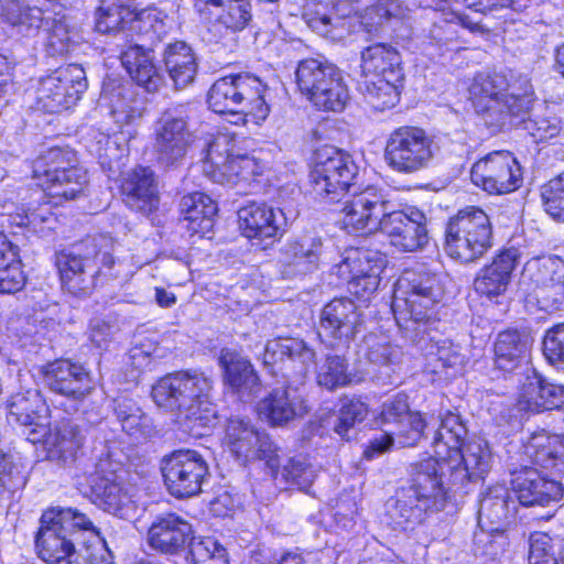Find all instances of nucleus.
I'll use <instances>...</instances> for the list:
<instances>
[{
  "instance_id": "obj_1",
  "label": "nucleus",
  "mask_w": 564,
  "mask_h": 564,
  "mask_svg": "<svg viewBox=\"0 0 564 564\" xmlns=\"http://www.w3.org/2000/svg\"><path fill=\"white\" fill-rule=\"evenodd\" d=\"M466 436L467 427L458 413L440 414L431 441L436 456L411 464L408 482L387 502L397 525L408 529L422 523L445 508L449 490L476 482L489 471L488 444L481 440L465 443Z\"/></svg>"
},
{
  "instance_id": "obj_2",
  "label": "nucleus",
  "mask_w": 564,
  "mask_h": 564,
  "mask_svg": "<svg viewBox=\"0 0 564 564\" xmlns=\"http://www.w3.org/2000/svg\"><path fill=\"white\" fill-rule=\"evenodd\" d=\"M212 380L198 371H177L162 377L152 388V399L175 416L180 426L193 435L215 420L210 401Z\"/></svg>"
},
{
  "instance_id": "obj_3",
  "label": "nucleus",
  "mask_w": 564,
  "mask_h": 564,
  "mask_svg": "<svg viewBox=\"0 0 564 564\" xmlns=\"http://www.w3.org/2000/svg\"><path fill=\"white\" fill-rule=\"evenodd\" d=\"M475 111L492 132L527 115L534 101L533 87L525 76L513 83L505 73H478L469 87Z\"/></svg>"
},
{
  "instance_id": "obj_4",
  "label": "nucleus",
  "mask_w": 564,
  "mask_h": 564,
  "mask_svg": "<svg viewBox=\"0 0 564 564\" xmlns=\"http://www.w3.org/2000/svg\"><path fill=\"white\" fill-rule=\"evenodd\" d=\"M113 264L112 240L106 235L87 237L56 253L62 285L75 296L91 294L102 268L110 270Z\"/></svg>"
},
{
  "instance_id": "obj_5",
  "label": "nucleus",
  "mask_w": 564,
  "mask_h": 564,
  "mask_svg": "<svg viewBox=\"0 0 564 564\" xmlns=\"http://www.w3.org/2000/svg\"><path fill=\"white\" fill-rule=\"evenodd\" d=\"M40 523L35 549L48 564H69L82 535L99 536L94 522L75 508L52 507L43 512Z\"/></svg>"
},
{
  "instance_id": "obj_6",
  "label": "nucleus",
  "mask_w": 564,
  "mask_h": 564,
  "mask_svg": "<svg viewBox=\"0 0 564 564\" xmlns=\"http://www.w3.org/2000/svg\"><path fill=\"white\" fill-rule=\"evenodd\" d=\"M265 91L267 86L259 77L240 73L217 79L209 88L207 102L216 113H246L259 123L270 113Z\"/></svg>"
},
{
  "instance_id": "obj_7",
  "label": "nucleus",
  "mask_w": 564,
  "mask_h": 564,
  "mask_svg": "<svg viewBox=\"0 0 564 564\" xmlns=\"http://www.w3.org/2000/svg\"><path fill=\"white\" fill-rule=\"evenodd\" d=\"M32 178L50 197L63 200L77 198L87 185L86 171L78 166L74 151L52 148L32 162Z\"/></svg>"
},
{
  "instance_id": "obj_8",
  "label": "nucleus",
  "mask_w": 564,
  "mask_h": 564,
  "mask_svg": "<svg viewBox=\"0 0 564 564\" xmlns=\"http://www.w3.org/2000/svg\"><path fill=\"white\" fill-rule=\"evenodd\" d=\"M442 276L426 269L406 270L395 284L392 310L395 319L429 321L444 296Z\"/></svg>"
},
{
  "instance_id": "obj_9",
  "label": "nucleus",
  "mask_w": 564,
  "mask_h": 564,
  "mask_svg": "<svg viewBox=\"0 0 564 564\" xmlns=\"http://www.w3.org/2000/svg\"><path fill=\"white\" fill-rule=\"evenodd\" d=\"M491 247V221L481 208L468 206L448 220L445 250L451 258L464 263L474 262Z\"/></svg>"
},
{
  "instance_id": "obj_10",
  "label": "nucleus",
  "mask_w": 564,
  "mask_h": 564,
  "mask_svg": "<svg viewBox=\"0 0 564 564\" xmlns=\"http://www.w3.org/2000/svg\"><path fill=\"white\" fill-rule=\"evenodd\" d=\"M188 109L176 105L165 109L155 122L153 153L156 164L165 170H177L186 160L194 135L189 130Z\"/></svg>"
},
{
  "instance_id": "obj_11",
  "label": "nucleus",
  "mask_w": 564,
  "mask_h": 564,
  "mask_svg": "<svg viewBox=\"0 0 564 564\" xmlns=\"http://www.w3.org/2000/svg\"><path fill=\"white\" fill-rule=\"evenodd\" d=\"M358 166L352 156L332 145L315 152L310 178L316 196L328 202H340L341 196L354 188Z\"/></svg>"
},
{
  "instance_id": "obj_12",
  "label": "nucleus",
  "mask_w": 564,
  "mask_h": 564,
  "mask_svg": "<svg viewBox=\"0 0 564 564\" xmlns=\"http://www.w3.org/2000/svg\"><path fill=\"white\" fill-rule=\"evenodd\" d=\"M519 285L533 296L542 311L561 310L564 305V260L555 254L531 258L522 268Z\"/></svg>"
},
{
  "instance_id": "obj_13",
  "label": "nucleus",
  "mask_w": 564,
  "mask_h": 564,
  "mask_svg": "<svg viewBox=\"0 0 564 564\" xmlns=\"http://www.w3.org/2000/svg\"><path fill=\"white\" fill-rule=\"evenodd\" d=\"M340 199L341 227L350 235H368L380 229L393 204L377 186H354Z\"/></svg>"
},
{
  "instance_id": "obj_14",
  "label": "nucleus",
  "mask_w": 564,
  "mask_h": 564,
  "mask_svg": "<svg viewBox=\"0 0 564 564\" xmlns=\"http://www.w3.org/2000/svg\"><path fill=\"white\" fill-rule=\"evenodd\" d=\"M197 20L207 26L209 41L237 45L236 34L245 30L252 19L250 0H191Z\"/></svg>"
},
{
  "instance_id": "obj_15",
  "label": "nucleus",
  "mask_w": 564,
  "mask_h": 564,
  "mask_svg": "<svg viewBox=\"0 0 564 564\" xmlns=\"http://www.w3.org/2000/svg\"><path fill=\"white\" fill-rule=\"evenodd\" d=\"M88 487L89 499L105 512L127 519L135 509L127 471L119 463L100 459L95 474L88 478Z\"/></svg>"
},
{
  "instance_id": "obj_16",
  "label": "nucleus",
  "mask_w": 564,
  "mask_h": 564,
  "mask_svg": "<svg viewBox=\"0 0 564 564\" xmlns=\"http://www.w3.org/2000/svg\"><path fill=\"white\" fill-rule=\"evenodd\" d=\"M225 444L238 460H264L273 477L281 466V449L265 432L259 431L250 419L234 416L227 422Z\"/></svg>"
},
{
  "instance_id": "obj_17",
  "label": "nucleus",
  "mask_w": 564,
  "mask_h": 564,
  "mask_svg": "<svg viewBox=\"0 0 564 564\" xmlns=\"http://www.w3.org/2000/svg\"><path fill=\"white\" fill-rule=\"evenodd\" d=\"M383 156L393 171L415 173L425 169L432 161L433 141L423 129L400 127L389 134Z\"/></svg>"
},
{
  "instance_id": "obj_18",
  "label": "nucleus",
  "mask_w": 564,
  "mask_h": 564,
  "mask_svg": "<svg viewBox=\"0 0 564 564\" xmlns=\"http://www.w3.org/2000/svg\"><path fill=\"white\" fill-rule=\"evenodd\" d=\"M161 473L167 491L175 498L198 495L210 475L206 459L193 449L165 455L161 460Z\"/></svg>"
},
{
  "instance_id": "obj_19",
  "label": "nucleus",
  "mask_w": 564,
  "mask_h": 564,
  "mask_svg": "<svg viewBox=\"0 0 564 564\" xmlns=\"http://www.w3.org/2000/svg\"><path fill=\"white\" fill-rule=\"evenodd\" d=\"M87 87L85 69L78 64H68L41 80L37 102L46 112H59L76 105Z\"/></svg>"
},
{
  "instance_id": "obj_20",
  "label": "nucleus",
  "mask_w": 564,
  "mask_h": 564,
  "mask_svg": "<svg viewBox=\"0 0 564 564\" xmlns=\"http://www.w3.org/2000/svg\"><path fill=\"white\" fill-rule=\"evenodd\" d=\"M361 313L348 297H335L321 310L317 336L328 348H345L359 332Z\"/></svg>"
},
{
  "instance_id": "obj_21",
  "label": "nucleus",
  "mask_w": 564,
  "mask_h": 564,
  "mask_svg": "<svg viewBox=\"0 0 564 564\" xmlns=\"http://www.w3.org/2000/svg\"><path fill=\"white\" fill-rule=\"evenodd\" d=\"M386 259L369 250L350 249L340 256L333 273L347 282L348 290L359 299H368L380 283Z\"/></svg>"
},
{
  "instance_id": "obj_22",
  "label": "nucleus",
  "mask_w": 564,
  "mask_h": 564,
  "mask_svg": "<svg viewBox=\"0 0 564 564\" xmlns=\"http://www.w3.org/2000/svg\"><path fill=\"white\" fill-rule=\"evenodd\" d=\"M470 180L488 194L502 195L520 187L522 172L512 153L494 151L473 164Z\"/></svg>"
},
{
  "instance_id": "obj_23",
  "label": "nucleus",
  "mask_w": 564,
  "mask_h": 564,
  "mask_svg": "<svg viewBox=\"0 0 564 564\" xmlns=\"http://www.w3.org/2000/svg\"><path fill=\"white\" fill-rule=\"evenodd\" d=\"M380 420L382 424L391 426L389 430L395 434L399 447H411L422 437H429L430 429L435 427L440 417L427 420L420 413L411 412L408 395L398 393L382 404Z\"/></svg>"
},
{
  "instance_id": "obj_24",
  "label": "nucleus",
  "mask_w": 564,
  "mask_h": 564,
  "mask_svg": "<svg viewBox=\"0 0 564 564\" xmlns=\"http://www.w3.org/2000/svg\"><path fill=\"white\" fill-rule=\"evenodd\" d=\"M315 359V350L296 337L268 340L262 354L263 365L271 367L272 373L280 371L285 378H304Z\"/></svg>"
},
{
  "instance_id": "obj_25",
  "label": "nucleus",
  "mask_w": 564,
  "mask_h": 564,
  "mask_svg": "<svg viewBox=\"0 0 564 564\" xmlns=\"http://www.w3.org/2000/svg\"><path fill=\"white\" fill-rule=\"evenodd\" d=\"M380 230L389 238V242L402 252H416L429 242L426 216L415 207L394 210L389 209Z\"/></svg>"
},
{
  "instance_id": "obj_26",
  "label": "nucleus",
  "mask_w": 564,
  "mask_h": 564,
  "mask_svg": "<svg viewBox=\"0 0 564 564\" xmlns=\"http://www.w3.org/2000/svg\"><path fill=\"white\" fill-rule=\"evenodd\" d=\"M120 48V61L130 76L139 86L154 93L163 84V76L155 64L154 48L145 43V34L139 32L117 43Z\"/></svg>"
},
{
  "instance_id": "obj_27",
  "label": "nucleus",
  "mask_w": 564,
  "mask_h": 564,
  "mask_svg": "<svg viewBox=\"0 0 564 564\" xmlns=\"http://www.w3.org/2000/svg\"><path fill=\"white\" fill-rule=\"evenodd\" d=\"M326 249L323 239L314 234L286 240L280 249L282 275L291 279L315 271L326 260Z\"/></svg>"
},
{
  "instance_id": "obj_28",
  "label": "nucleus",
  "mask_w": 564,
  "mask_h": 564,
  "mask_svg": "<svg viewBox=\"0 0 564 564\" xmlns=\"http://www.w3.org/2000/svg\"><path fill=\"white\" fill-rule=\"evenodd\" d=\"M228 138L220 135L208 143L205 161L230 184L249 182L260 175L263 165L249 154H235L228 149Z\"/></svg>"
},
{
  "instance_id": "obj_29",
  "label": "nucleus",
  "mask_w": 564,
  "mask_h": 564,
  "mask_svg": "<svg viewBox=\"0 0 564 564\" xmlns=\"http://www.w3.org/2000/svg\"><path fill=\"white\" fill-rule=\"evenodd\" d=\"M44 382L54 393L74 401H83L95 390V380L80 364L59 359L48 364L44 369Z\"/></svg>"
},
{
  "instance_id": "obj_30",
  "label": "nucleus",
  "mask_w": 564,
  "mask_h": 564,
  "mask_svg": "<svg viewBox=\"0 0 564 564\" xmlns=\"http://www.w3.org/2000/svg\"><path fill=\"white\" fill-rule=\"evenodd\" d=\"M294 217L292 210L273 208L264 203H251L238 210L239 228L249 239L262 240L282 236Z\"/></svg>"
},
{
  "instance_id": "obj_31",
  "label": "nucleus",
  "mask_w": 564,
  "mask_h": 564,
  "mask_svg": "<svg viewBox=\"0 0 564 564\" xmlns=\"http://www.w3.org/2000/svg\"><path fill=\"white\" fill-rule=\"evenodd\" d=\"M189 522L175 513L156 516L148 530L149 545L165 555H178L187 550L193 538Z\"/></svg>"
},
{
  "instance_id": "obj_32",
  "label": "nucleus",
  "mask_w": 564,
  "mask_h": 564,
  "mask_svg": "<svg viewBox=\"0 0 564 564\" xmlns=\"http://www.w3.org/2000/svg\"><path fill=\"white\" fill-rule=\"evenodd\" d=\"M511 484L518 502L524 507H544L564 498L562 482L545 478L534 468H525L517 473Z\"/></svg>"
},
{
  "instance_id": "obj_33",
  "label": "nucleus",
  "mask_w": 564,
  "mask_h": 564,
  "mask_svg": "<svg viewBox=\"0 0 564 564\" xmlns=\"http://www.w3.org/2000/svg\"><path fill=\"white\" fill-rule=\"evenodd\" d=\"M133 4V0H100L96 13V31L102 34L113 33L117 43L130 39V32H141L142 21L135 14Z\"/></svg>"
},
{
  "instance_id": "obj_34",
  "label": "nucleus",
  "mask_w": 564,
  "mask_h": 564,
  "mask_svg": "<svg viewBox=\"0 0 564 564\" xmlns=\"http://www.w3.org/2000/svg\"><path fill=\"white\" fill-rule=\"evenodd\" d=\"M124 204L142 215L158 209L159 191L154 171L149 166H137L124 174L121 182Z\"/></svg>"
},
{
  "instance_id": "obj_35",
  "label": "nucleus",
  "mask_w": 564,
  "mask_h": 564,
  "mask_svg": "<svg viewBox=\"0 0 564 564\" xmlns=\"http://www.w3.org/2000/svg\"><path fill=\"white\" fill-rule=\"evenodd\" d=\"M219 365L224 370V381L238 398L248 402L253 400L261 391V380L250 360L241 354L223 349Z\"/></svg>"
},
{
  "instance_id": "obj_36",
  "label": "nucleus",
  "mask_w": 564,
  "mask_h": 564,
  "mask_svg": "<svg viewBox=\"0 0 564 564\" xmlns=\"http://www.w3.org/2000/svg\"><path fill=\"white\" fill-rule=\"evenodd\" d=\"M43 411H45V405L39 392L29 390L25 393H15L10 398L7 420L11 424L29 427L30 432L26 438L31 443H36L46 433L47 419L42 414Z\"/></svg>"
},
{
  "instance_id": "obj_37",
  "label": "nucleus",
  "mask_w": 564,
  "mask_h": 564,
  "mask_svg": "<svg viewBox=\"0 0 564 564\" xmlns=\"http://www.w3.org/2000/svg\"><path fill=\"white\" fill-rule=\"evenodd\" d=\"M258 412L271 426H285L307 412L305 400L291 387L275 388L258 403Z\"/></svg>"
},
{
  "instance_id": "obj_38",
  "label": "nucleus",
  "mask_w": 564,
  "mask_h": 564,
  "mask_svg": "<svg viewBox=\"0 0 564 564\" xmlns=\"http://www.w3.org/2000/svg\"><path fill=\"white\" fill-rule=\"evenodd\" d=\"M352 0H307L303 7V19L307 26L322 36H332L333 31L344 26L345 18L354 12Z\"/></svg>"
},
{
  "instance_id": "obj_39",
  "label": "nucleus",
  "mask_w": 564,
  "mask_h": 564,
  "mask_svg": "<svg viewBox=\"0 0 564 564\" xmlns=\"http://www.w3.org/2000/svg\"><path fill=\"white\" fill-rule=\"evenodd\" d=\"M519 257L520 253L514 248L501 251L491 263L478 272L474 282L475 290L489 299L503 294L511 281Z\"/></svg>"
},
{
  "instance_id": "obj_40",
  "label": "nucleus",
  "mask_w": 564,
  "mask_h": 564,
  "mask_svg": "<svg viewBox=\"0 0 564 564\" xmlns=\"http://www.w3.org/2000/svg\"><path fill=\"white\" fill-rule=\"evenodd\" d=\"M45 2L46 0H2L0 15L17 34L34 36L44 24H48L42 10Z\"/></svg>"
},
{
  "instance_id": "obj_41",
  "label": "nucleus",
  "mask_w": 564,
  "mask_h": 564,
  "mask_svg": "<svg viewBox=\"0 0 564 564\" xmlns=\"http://www.w3.org/2000/svg\"><path fill=\"white\" fill-rule=\"evenodd\" d=\"M162 61L175 89L192 85L198 70L197 56L186 42L175 41L164 46Z\"/></svg>"
},
{
  "instance_id": "obj_42",
  "label": "nucleus",
  "mask_w": 564,
  "mask_h": 564,
  "mask_svg": "<svg viewBox=\"0 0 564 564\" xmlns=\"http://www.w3.org/2000/svg\"><path fill=\"white\" fill-rule=\"evenodd\" d=\"M516 510L517 501L513 499L507 485H492L480 495L478 510L479 524L492 525L489 530L498 531Z\"/></svg>"
},
{
  "instance_id": "obj_43",
  "label": "nucleus",
  "mask_w": 564,
  "mask_h": 564,
  "mask_svg": "<svg viewBox=\"0 0 564 564\" xmlns=\"http://www.w3.org/2000/svg\"><path fill=\"white\" fill-rule=\"evenodd\" d=\"M47 459L57 464L72 463L83 445V430L72 421H63L43 436Z\"/></svg>"
},
{
  "instance_id": "obj_44",
  "label": "nucleus",
  "mask_w": 564,
  "mask_h": 564,
  "mask_svg": "<svg viewBox=\"0 0 564 564\" xmlns=\"http://www.w3.org/2000/svg\"><path fill=\"white\" fill-rule=\"evenodd\" d=\"M361 70L364 77H384L394 82H403L401 56L391 45L377 43L361 52Z\"/></svg>"
},
{
  "instance_id": "obj_45",
  "label": "nucleus",
  "mask_w": 564,
  "mask_h": 564,
  "mask_svg": "<svg viewBox=\"0 0 564 564\" xmlns=\"http://www.w3.org/2000/svg\"><path fill=\"white\" fill-rule=\"evenodd\" d=\"M519 403L523 409L532 412L558 409L564 403V387L547 382L534 373L523 383Z\"/></svg>"
},
{
  "instance_id": "obj_46",
  "label": "nucleus",
  "mask_w": 564,
  "mask_h": 564,
  "mask_svg": "<svg viewBox=\"0 0 564 564\" xmlns=\"http://www.w3.org/2000/svg\"><path fill=\"white\" fill-rule=\"evenodd\" d=\"M524 454L532 464L544 469L564 471V436L542 431L533 434L524 445Z\"/></svg>"
},
{
  "instance_id": "obj_47",
  "label": "nucleus",
  "mask_w": 564,
  "mask_h": 564,
  "mask_svg": "<svg viewBox=\"0 0 564 564\" xmlns=\"http://www.w3.org/2000/svg\"><path fill=\"white\" fill-rule=\"evenodd\" d=\"M532 338L529 333L507 329L498 334L495 343V364L503 371H512L527 358Z\"/></svg>"
},
{
  "instance_id": "obj_48",
  "label": "nucleus",
  "mask_w": 564,
  "mask_h": 564,
  "mask_svg": "<svg viewBox=\"0 0 564 564\" xmlns=\"http://www.w3.org/2000/svg\"><path fill=\"white\" fill-rule=\"evenodd\" d=\"M217 210V204L202 192L184 195L180 202V212L188 221V229L197 234L212 230Z\"/></svg>"
},
{
  "instance_id": "obj_49",
  "label": "nucleus",
  "mask_w": 564,
  "mask_h": 564,
  "mask_svg": "<svg viewBox=\"0 0 564 564\" xmlns=\"http://www.w3.org/2000/svg\"><path fill=\"white\" fill-rule=\"evenodd\" d=\"M328 78L318 84L306 98L318 109L326 111H341L348 99V88L344 82L341 70L335 66L327 75Z\"/></svg>"
},
{
  "instance_id": "obj_50",
  "label": "nucleus",
  "mask_w": 564,
  "mask_h": 564,
  "mask_svg": "<svg viewBox=\"0 0 564 564\" xmlns=\"http://www.w3.org/2000/svg\"><path fill=\"white\" fill-rule=\"evenodd\" d=\"M367 347L366 357L378 372V379L382 383H394L393 375L399 369L403 355L402 349L397 345L376 338H368Z\"/></svg>"
},
{
  "instance_id": "obj_51",
  "label": "nucleus",
  "mask_w": 564,
  "mask_h": 564,
  "mask_svg": "<svg viewBox=\"0 0 564 564\" xmlns=\"http://www.w3.org/2000/svg\"><path fill=\"white\" fill-rule=\"evenodd\" d=\"M127 90L120 79L107 77L100 93V100L109 107L116 122L121 127L132 124L141 117V112L127 102Z\"/></svg>"
},
{
  "instance_id": "obj_52",
  "label": "nucleus",
  "mask_w": 564,
  "mask_h": 564,
  "mask_svg": "<svg viewBox=\"0 0 564 564\" xmlns=\"http://www.w3.org/2000/svg\"><path fill=\"white\" fill-rule=\"evenodd\" d=\"M402 82H392L384 77H366L359 82V91L375 109L383 111L394 107L400 99Z\"/></svg>"
},
{
  "instance_id": "obj_53",
  "label": "nucleus",
  "mask_w": 564,
  "mask_h": 564,
  "mask_svg": "<svg viewBox=\"0 0 564 564\" xmlns=\"http://www.w3.org/2000/svg\"><path fill=\"white\" fill-rule=\"evenodd\" d=\"M25 284L18 248L0 232V293H15Z\"/></svg>"
},
{
  "instance_id": "obj_54",
  "label": "nucleus",
  "mask_w": 564,
  "mask_h": 564,
  "mask_svg": "<svg viewBox=\"0 0 564 564\" xmlns=\"http://www.w3.org/2000/svg\"><path fill=\"white\" fill-rule=\"evenodd\" d=\"M335 64L330 63L323 56L305 58L299 62L295 72L296 84L300 91L307 96L312 90L317 89L324 78L335 68Z\"/></svg>"
},
{
  "instance_id": "obj_55",
  "label": "nucleus",
  "mask_w": 564,
  "mask_h": 564,
  "mask_svg": "<svg viewBox=\"0 0 564 564\" xmlns=\"http://www.w3.org/2000/svg\"><path fill=\"white\" fill-rule=\"evenodd\" d=\"M316 380L318 386L332 391L352 383L354 376L348 370V362L345 357L327 355L317 369Z\"/></svg>"
},
{
  "instance_id": "obj_56",
  "label": "nucleus",
  "mask_w": 564,
  "mask_h": 564,
  "mask_svg": "<svg viewBox=\"0 0 564 564\" xmlns=\"http://www.w3.org/2000/svg\"><path fill=\"white\" fill-rule=\"evenodd\" d=\"M368 414L367 404L358 399H345L333 419V430L341 438L349 440L350 432L361 423Z\"/></svg>"
},
{
  "instance_id": "obj_57",
  "label": "nucleus",
  "mask_w": 564,
  "mask_h": 564,
  "mask_svg": "<svg viewBox=\"0 0 564 564\" xmlns=\"http://www.w3.org/2000/svg\"><path fill=\"white\" fill-rule=\"evenodd\" d=\"M187 564H228L226 549L213 538H193L187 544Z\"/></svg>"
},
{
  "instance_id": "obj_58",
  "label": "nucleus",
  "mask_w": 564,
  "mask_h": 564,
  "mask_svg": "<svg viewBox=\"0 0 564 564\" xmlns=\"http://www.w3.org/2000/svg\"><path fill=\"white\" fill-rule=\"evenodd\" d=\"M544 210L555 220L564 223V172L541 187Z\"/></svg>"
},
{
  "instance_id": "obj_59",
  "label": "nucleus",
  "mask_w": 564,
  "mask_h": 564,
  "mask_svg": "<svg viewBox=\"0 0 564 564\" xmlns=\"http://www.w3.org/2000/svg\"><path fill=\"white\" fill-rule=\"evenodd\" d=\"M376 4L368 9L361 24L368 32L377 30L384 20L402 18L405 12L403 3L399 0H375Z\"/></svg>"
},
{
  "instance_id": "obj_60",
  "label": "nucleus",
  "mask_w": 564,
  "mask_h": 564,
  "mask_svg": "<svg viewBox=\"0 0 564 564\" xmlns=\"http://www.w3.org/2000/svg\"><path fill=\"white\" fill-rule=\"evenodd\" d=\"M281 474L288 482L297 486L300 490L308 489L316 477L314 467L302 456L290 458Z\"/></svg>"
},
{
  "instance_id": "obj_61",
  "label": "nucleus",
  "mask_w": 564,
  "mask_h": 564,
  "mask_svg": "<svg viewBox=\"0 0 564 564\" xmlns=\"http://www.w3.org/2000/svg\"><path fill=\"white\" fill-rule=\"evenodd\" d=\"M524 116L518 117L519 122L523 124L524 130L534 139L535 142L546 141L560 133V120L556 117H535L524 119ZM517 118L513 120L516 122Z\"/></svg>"
},
{
  "instance_id": "obj_62",
  "label": "nucleus",
  "mask_w": 564,
  "mask_h": 564,
  "mask_svg": "<svg viewBox=\"0 0 564 564\" xmlns=\"http://www.w3.org/2000/svg\"><path fill=\"white\" fill-rule=\"evenodd\" d=\"M97 539V544H87L84 541L83 546L75 550L69 564H112L113 555L107 547L105 540L100 535Z\"/></svg>"
},
{
  "instance_id": "obj_63",
  "label": "nucleus",
  "mask_w": 564,
  "mask_h": 564,
  "mask_svg": "<svg viewBox=\"0 0 564 564\" xmlns=\"http://www.w3.org/2000/svg\"><path fill=\"white\" fill-rule=\"evenodd\" d=\"M56 223L48 202L39 203L36 206H29L21 216L19 225L30 227L34 231L53 229Z\"/></svg>"
},
{
  "instance_id": "obj_64",
  "label": "nucleus",
  "mask_w": 564,
  "mask_h": 564,
  "mask_svg": "<svg viewBox=\"0 0 564 564\" xmlns=\"http://www.w3.org/2000/svg\"><path fill=\"white\" fill-rule=\"evenodd\" d=\"M543 355L551 365L564 364V323L556 324L545 332Z\"/></svg>"
}]
</instances>
